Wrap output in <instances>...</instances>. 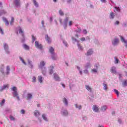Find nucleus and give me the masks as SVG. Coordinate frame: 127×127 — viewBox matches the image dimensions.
Wrapping results in <instances>:
<instances>
[{"label": "nucleus", "instance_id": "a878e982", "mask_svg": "<svg viewBox=\"0 0 127 127\" xmlns=\"http://www.w3.org/2000/svg\"><path fill=\"white\" fill-rule=\"evenodd\" d=\"M104 89L105 91L108 90V85L106 84L103 83Z\"/></svg>", "mask_w": 127, "mask_h": 127}, {"label": "nucleus", "instance_id": "6e6552de", "mask_svg": "<svg viewBox=\"0 0 127 127\" xmlns=\"http://www.w3.org/2000/svg\"><path fill=\"white\" fill-rule=\"evenodd\" d=\"M121 41L123 42H124V43H125V47L127 48V40L126 41V40H125V38H124V37H123L122 36H121Z\"/></svg>", "mask_w": 127, "mask_h": 127}, {"label": "nucleus", "instance_id": "6ab92c4d", "mask_svg": "<svg viewBox=\"0 0 127 127\" xmlns=\"http://www.w3.org/2000/svg\"><path fill=\"white\" fill-rule=\"evenodd\" d=\"M92 54H93V51H92V50H89L87 53L86 55L89 56L90 55H92Z\"/></svg>", "mask_w": 127, "mask_h": 127}, {"label": "nucleus", "instance_id": "4468645a", "mask_svg": "<svg viewBox=\"0 0 127 127\" xmlns=\"http://www.w3.org/2000/svg\"><path fill=\"white\" fill-rule=\"evenodd\" d=\"M32 94L31 93H28L27 95V100H30V99H32Z\"/></svg>", "mask_w": 127, "mask_h": 127}, {"label": "nucleus", "instance_id": "2f4dec72", "mask_svg": "<svg viewBox=\"0 0 127 127\" xmlns=\"http://www.w3.org/2000/svg\"><path fill=\"white\" fill-rule=\"evenodd\" d=\"M59 13L60 14V15H64V13L63 12V11L61 9H60L59 11Z\"/></svg>", "mask_w": 127, "mask_h": 127}, {"label": "nucleus", "instance_id": "39448f33", "mask_svg": "<svg viewBox=\"0 0 127 127\" xmlns=\"http://www.w3.org/2000/svg\"><path fill=\"white\" fill-rule=\"evenodd\" d=\"M53 76L54 77V79H55L56 81H60V77L58 76V74L56 73L53 74Z\"/></svg>", "mask_w": 127, "mask_h": 127}, {"label": "nucleus", "instance_id": "0eeeda50", "mask_svg": "<svg viewBox=\"0 0 127 127\" xmlns=\"http://www.w3.org/2000/svg\"><path fill=\"white\" fill-rule=\"evenodd\" d=\"M92 110L94 111V112H96V113H98V112H99V108L97 107V105H93Z\"/></svg>", "mask_w": 127, "mask_h": 127}, {"label": "nucleus", "instance_id": "72a5a7b5", "mask_svg": "<svg viewBox=\"0 0 127 127\" xmlns=\"http://www.w3.org/2000/svg\"><path fill=\"white\" fill-rule=\"evenodd\" d=\"M77 46H78V49L79 50H82V49H83V47H82V46H81V45H80V44H77Z\"/></svg>", "mask_w": 127, "mask_h": 127}, {"label": "nucleus", "instance_id": "dca6fc26", "mask_svg": "<svg viewBox=\"0 0 127 127\" xmlns=\"http://www.w3.org/2000/svg\"><path fill=\"white\" fill-rule=\"evenodd\" d=\"M46 39L48 41V43H51V40H50V38L48 37V35H46Z\"/></svg>", "mask_w": 127, "mask_h": 127}, {"label": "nucleus", "instance_id": "052dcab7", "mask_svg": "<svg viewBox=\"0 0 127 127\" xmlns=\"http://www.w3.org/2000/svg\"><path fill=\"white\" fill-rule=\"evenodd\" d=\"M118 122L120 124H122V120L121 119H119Z\"/></svg>", "mask_w": 127, "mask_h": 127}, {"label": "nucleus", "instance_id": "393cba45", "mask_svg": "<svg viewBox=\"0 0 127 127\" xmlns=\"http://www.w3.org/2000/svg\"><path fill=\"white\" fill-rule=\"evenodd\" d=\"M38 81H39V83H42V76H38Z\"/></svg>", "mask_w": 127, "mask_h": 127}, {"label": "nucleus", "instance_id": "f257e3e1", "mask_svg": "<svg viewBox=\"0 0 127 127\" xmlns=\"http://www.w3.org/2000/svg\"><path fill=\"white\" fill-rule=\"evenodd\" d=\"M35 46L37 48H38L39 49H42V45L41 44H39L38 41H36L35 42Z\"/></svg>", "mask_w": 127, "mask_h": 127}, {"label": "nucleus", "instance_id": "a18cd8bd", "mask_svg": "<svg viewBox=\"0 0 127 127\" xmlns=\"http://www.w3.org/2000/svg\"><path fill=\"white\" fill-rule=\"evenodd\" d=\"M10 120L11 121H14L15 119L12 116H10Z\"/></svg>", "mask_w": 127, "mask_h": 127}, {"label": "nucleus", "instance_id": "13d9d810", "mask_svg": "<svg viewBox=\"0 0 127 127\" xmlns=\"http://www.w3.org/2000/svg\"><path fill=\"white\" fill-rule=\"evenodd\" d=\"M101 1H102V2H107V0H101Z\"/></svg>", "mask_w": 127, "mask_h": 127}, {"label": "nucleus", "instance_id": "f3484780", "mask_svg": "<svg viewBox=\"0 0 127 127\" xmlns=\"http://www.w3.org/2000/svg\"><path fill=\"white\" fill-rule=\"evenodd\" d=\"M63 101L65 106H68V101H67V99H66V98H64Z\"/></svg>", "mask_w": 127, "mask_h": 127}, {"label": "nucleus", "instance_id": "ea45409f", "mask_svg": "<svg viewBox=\"0 0 127 127\" xmlns=\"http://www.w3.org/2000/svg\"><path fill=\"white\" fill-rule=\"evenodd\" d=\"M19 33H23V31H22V29H21V27H19Z\"/></svg>", "mask_w": 127, "mask_h": 127}, {"label": "nucleus", "instance_id": "ddd939ff", "mask_svg": "<svg viewBox=\"0 0 127 127\" xmlns=\"http://www.w3.org/2000/svg\"><path fill=\"white\" fill-rule=\"evenodd\" d=\"M45 65V63L43 61H42L40 63V65H39V68H42Z\"/></svg>", "mask_w": 127, "mask_h": 127}, {"label": "nucleus", "instance_id": "774afa93", "mask_svg": "<svg viewBox=\"0 0 127 127\" xmlns=\"http://www.w3.org/2000/svg\"><path fill=\"white\" fill-rule=\"evenodd\" d=\"M77 68L78 69V70H79L80 71V67L77 66Z\"/></svg>", "mask_w": 127, "mask_h": 127}, {"label": "nucleus", "instance_id": "58836bf2", "mask_svg": "<svg viewBox=\"0 0 127 127\" xmlns=\"http://www.w3.org/2000/svg\"><path fill=\"white\" fill-rule=\"evenodd\" d=\"M91 72H92V73H97L98 70L96 69L93 68L91 70Z\"/></svg>", "mask_w": 127, "mask_h": 127}, {"label": "nucleus", "instance_id": "de8ad7c7", "mask_svg": "<svg viewBox=\"0 0 127 127\" xmlns=\"http://www.w3.org/2000/svg\"><path fill=\"white\" fill-rule=\"evenodd\" d=\"M115 8H116V10H117V11L120 12L121 10V9H120V7H115Z\"/></svg>", "mask_w": 127, "mask_h": 127}, {"label": "nucleus", "instance_id": "b1692460", "mask_svg": "<svg viewBox=\"0 0 127 127\" xmlns=\"http://www.w3.org/2000/svg\"><path fill=\"white\" fill-rule=\"evenodd\" d=\"M14 22V18H13V17H11V21L10 22V24L11 25H12V23H13Z\"/></svg>", "mask_w": 127, "mask_h": 127}, {"label": "nucleus", "instance_id": "69168bd1", "mask_svg": "<svg viewBox=\"0 0 127 127\" xmlns=\"http://www.w3.org/2000/svg\"><path fill=\"white\" fill-rule=\"evenodd\" d=\"M71 0H68L67 1V2H68V3H70L71 2Z\"/></svg>", "mask_w": 127, "mask_h": 127}, {"label": "nucleus", "instance_id": "473e14b6", "mask_svg": "<svg viewBox=\"0 0 127 127\" xmlns=\"http://www.w3.org/2000/svg\"><path fill=\"white\" fill-rule=\"evenodd\" d=\"M69 20V18L66 17L65 19L64 20V23H68V21Z\"/></svg>", "mask_w": 127, "mask_h": 127}, {"label": "nucleus", "instance_id": "f03ea898", "mask_svg": "<svg viewBox=\"0 0 127 127\" xmlns=\"http://www.w3.org/2000/svg\"><path fill=\"white\" fill-rule=\"evenodd\" d=\"M14 3L15 4V6L16 7H19V6H20V1L19 0H15Z\"/></svg>", "mask_w": 127, "mask_h": 127}, {"label": "nucleus", "instance_id": "603ef678", "mask_svg": "<svg viewBox=\"0 0 127 127\" xmlns=\"http://www.w3.org/2000/svg\"><path fill=\"white\" fill-rule=\"evenodd\" d=\"M83 32L84 33V34H87V30L84 29L83 30Z\"/></svg>", "mask_w": 127, "mask_h": 127}, {"label": "nucleus", "instance_id": "f8f14e48", "mask_svg": "<svg viewBox=\"0 0 127 127\" xmlns=\"http://www.w3.org/2000/svg\"><path fill=\"white\" fill-rule=\"evenodd\" d=\"M110 18L111 19H114V18H115V13H114V12H111L110 13V16H109Z\"/></svg>", "mask_w": 127, "mask_h": 127}, {"label": "nucleus", "instance_id": "680f3d73", "mask_svg": "<svg viewBox=\"0 0 127 127\" xmlns=\"http://www.w3.org/2000/svg\"><path fill=\"white\" fill-rule=\"evenodd\" d=\"M81 29L78 28V31H77V32L80 33V32H81Z\"/></svg>", "mask_w": 127, "mask_h": 127}, {"label": "nucleus", "instance_id": "aec40b11", "mask_svg": "<svg viewBox=\"0 0 127 127\" xmlns=\"http://www.w3.org/2000/svg\"><path fill=\"white\" fill-rule=\"evenodd\" d=\"M86 89L89 92H92V88L89 85H85Z\"/></svg>", "mask_w": 127, "mask_h": 127}, {"label": "nucleus", "instance_id": "3c124183", "mask_svg": "<svg viewBox=\"0 0 127 127\" xmlns=\"http://www.w3.org/2000/svg\"><path fill=\"white\" fill-rule=\"evenodd\" d=\"M33 82H35L36 81V77L35 76L33 77Z\"/></svg>", "mask_w": 127, "mask_h": 127}, {"label": "nucleus", "instance_id": "4c0bfd02", "mask_svg": "<svg viewBox=\"0 0 127 127\" xmlns=\"http://www.w3.org/2000/svg\"><path fill=\"white\" fill-rule=\"evenodd\" d=\"M32 39L33 42H34V41L36 40V38L34 35H32Z\"/></svg>", "mask_w": 127, "mask_h": 127}, {"label": "nucleus", "instance_id": "8fccbe9b", "mask_svg": "<svg viewBox=\"0 0 127 127\" xmlns=\"http://www.w3.org/2000/svg\"><path fill=\"white\" fill-rule=\"evenodd\" d=\"M72 22H73L72 21H69V22H68V25H69V26H71V25H72Z\"/></svg>", "mask_w": 127, "mask_h": 127}, {"label": "nucleus", "instance_id": "e433bc0d", "mask_svg": "<svg viewBox=\"0 0 127 127\" xmlns=\"http://www.w3.org/2000/svg\"><path fill=\"white\" fill-rule=\"evenodd\" d=\"M19 59L21 60V61H22V63H23V64H24L25 65H26V63L24 62V60H23V59H22V58L20 57Z\"/></svg>", "mask_w": 127, "mask_h": 127}, {"label": "nucleus", "instance_id": "09e8293b", "mask_svg": "<svg viewBox=\"0 0 127 127\" xmlns=\"http://www.w3.org/2000/svg\"><path fill=\"white\" fill-rule=\"evenodd\" d=\"M0 33H1L2 34H3V30H2V29L1 28V27H0Z\"/></svg>", "mask_w": 127, "mask_h": 127}, {"label": "nucleus", "instance_id": "864d4df0", "mask_svg": "<svg viewBox=\"0 0 127 127\" xmlns=\"http://www.w3.org/2000/svg\"><path fill=\"white\" fill-rule=\"evenodd\" d=\"M21 114H25V111H24V110H21Z\"/></svg>", "mask_w": 127, "mask_h": 127}, {"label": "nucleus", "instance_id": "7ed1b4c3", "mask_svg": "<svg viewBox=\"0 0 127 127\" xmlns=\"http://www.w3.org/2000/svg\"><path fill=\"white\" fill-rule=\"evenodd\" d=\"M12 95H13V97H14V98H17V99L18 100V101H19V100H20L19 96H18V93H17V91L13 92Z\"/></svg>", "mask_w": 127, "mask_h": 127}, {"label": "nucleus", "instance_id": "9b49d317", "mask_svg": "<svg viewBox=\"0 0 127 127\" xmlns=\"http://www.w3.org/2000/svg\"><path fill=\"white\" fill-rule=\"evenodd\" d=\"M113 45H116V44H118L119 43V39H115L112 42Z\"/></svg>", "mask_w": 127, "mask_h": 127}, {"label": "nucleus", "instance_id": "bf43d9fd", "mask_svg": "<svg viewBox=\"0 0 127 127\" xmlns=\"http://www.w3.org/2000/svg\"><path fill=\"white\" fill-rule=\"evenodd\" d=\"M120 24V22H119V21H116V22H115V24Z\"/></svg>", "mask_w": 127, "mask_h": 127}, {"label": "nucleus", "instance_id": "0e129e2a", "mask_svg": "<svg viewBox=\"0 0 127 127\" xmlns=\"http://www.w3.org/2000/svg\"><path fill=\"white\" fill-rule=\"evenodd\" d=\"M53 60H56V58H54V57H52Z\"/></svg>", "mask_w": 127, "mask_h": 127}, {"label": "nucleus", "instance_id": "37998d69", "mask_svg": "<svg viewBox=\"0 0 127 127\" xmlns=\"http://www.w3.org/2000/svg\"><path fill=\"white\" fill-rule=\"evenodd\" d=\"M42 118L43 120H44L45 121H47V118H46V117L45 116V115L43 114L42 115Z\"/></svg>", "mask_w": 127, "mask_h": 127}, {"label": "nucleus", "instance_id": "79ce46f5", "mask_svg": "<svg viewBox=\"0 0 127 127\" xmlns=\"http://www.w3.org/2000/svg\"><path fill=\"white\" fill-rule=\"evenodd\" d=\"M34 115L35 116H39V115H40V114H39V112H38V111H36L35 112H34Z\"/></svg>", "mask_w": 127, "mask_h": 127}, {"label": "nucleus", "instance_id": "6e6d98bb", "mask_svg": "<svg viewBox=\"0 0 127 127\" xmlns=\"http://www.w3.org/2000/svg\"><path fill=\"white\" fill-rule=\"evenodd\" d=\"M85 38H81L80 39L81 41H85Z\"/></svg>", "mask_w": 127, "mask_h": 127}, {"label": "nucleus", "instance_id": "c85d7f7f", "mask_svg": "<svg viewBox=\"0 0 127 127\" xmlns=\"http://www.w3.org/2000/svg\"><path fill=\"white\" fill-rule=\"evenodd\" d=\"M29 67L31 68H32L33 67V65H32V64H31V61H29Z\"/></svg>", "mask_w": 127, "mask_h": 127}, {"label": "nucleus", "instance_id": "423d86ee", "mask_svg": "<svg viewBox=\"0 0 127 127\" xmlns=\"http://www.w3.org/2000/svg\"><path fill=\"white\" fill-rule=\"evenodd\" d=\"M3 47H4V50H5V51H6L7 53L8 54H9V52L8 51V45L7 44L4 43Z\"/></svg>", "mask_w": 127, "mask_h": 127}, {"label": "nucleus", "instance_id": "a19ab883", "mask_svg": "<svg viewBox=\"0 0 127 127\" xmlns=\"http://www.w3.org/2000/svg\"><path fill=\"white\" fill-rule=\"evenodd\" d=\"M5 102V100L4 99H3L1 101V102L0 103V106H3V104Z\"/></svg>", "mask_w": 127, "mask_h": 127}, {"label": "nucleus", "instance_id": "5701e85b", "mask_svg": "<svg viewBox=\"0 0 127 127\" xmlns=\"http://www.w3.org/2000/svg\"><path fill=\"white\" fill-rule=\"evenodd\" d=\"M10 70V68H9V66H7V67H6V74H7V75H8V74H9Z\"/></svg>", "mask_w": 127, "mask_h": 127}, {"label": "nucleus", "instance_id": "cd10ccee", "mask_svg": "<svg viewBox=\"0 0 127 127\" xmlns=\"http://www.w3.org/2000/svg\"><path fill=\"white\" fill-rule=\"evenodd\" d=\"M23 47L26 50H29V47L26 45H24Z\"/></svg>", "mask_w": 127, "mask_h": 127}, {"label": "nucleus", "instance_id": "338daca9", "mask_svg": "<svg viewBox=\"0 0 127 127\" xmlns=\"http://www.w3.org/2000/svg\"><path fill=\"white\" fill-rule=\"evenodd\" d=\"M62 85L63 87H64V88H65V84H64L62 83Z\"/></svg>", "mask_w": 127, "mask_h": 127}, {"label": "nucleus", "instance_id": "5fc2aeb1", "mask_svg": "<svg viewBox=\"0 0 127 127\" xmlns=\"http://www.w3.org/2000/svg\"><path fill=\"white\" fill-rule=\"evenodd\" d=\"M72 40H73V41H77V39H75L74 37H72L71 38Z\"/></svg>", "mask_w": 127, "mask_h": 127}, {"label": "nucleus", "instance_id": "7c9ffc66", "mask_svg": "<svg viewBox=\"0 0 127 127\" xmlns=\"http://www.w3.org/2000/svg\"><path fill=\"white\" fill-rule=\"evenodd\" d=\"M114 92L117 95L118 97H119V95H120V92H119V91L117 89H114Z\"/></svg>", "mask_w": 127, "mask_h": 127}, {"label": "nucleus", "instance_id": "e2e57ef3", "mask_svg": "<svg viewBox=\"0 0 127 127\" xmlns=\"http://www.w3.org/2000/svg\"><path fill=\"white\" fill-rule=\"evenodd\" d=\"M63 43H64L65 46H67V43L65 42H63Z\"/></svg>", "mask_w": 127, "mask_h": 127}, {"label": "nucleus", "instance_id": "9d476101", "mask_svg": "<svg viewBox=\"0 0 127 127\" xmlns=\"http://www.w3.org/2000/svg\"><path fill=\"white\" fill-rule=\"evenodd\" d=\"M2 19H3V21H4V22H5V25L7 26L9 24V22L5 17H3Z\"/></svg>", "mask_w": 127, "mask_h": 127}, {"label": "nucleus", "instance_id": "49530a36", "mask_svg": "<svg viewBox=\"0 0 127 127\" xmlns=\"http://www.w3.org/2000/svg\"><path fill=\"white\" fill-rule=\"evenodd\" d=\"M123 86H127V80H125L123 82Z\"/></svg>", "mask_w": 127, "mask_h": 127}, {"label": "nucleus", "instance_id": "a211bd4d", "mask_svg": "<svg viewBox=\"0 0 127 127\" xmlns=\"http://www.w3.org/2000/svg\"><path fill=\"white\" fill-rule=\"evenodd\" d=\"M49 52H50L52 54H54V49L53 47H51L49 50Z\"/></svg>", "mask_w": 127, "mask_h": 127}, {"label": "nucleus", "instance_id": "bb28decb", "mask_svg": "<svg viewBox=\"0 0 127 127\" xmlns=\"http://www.w3.org/2000/svg\"><path fill=\"white\" fill-rule=\"evenodd\" d=\"M101 110L103 112H105V111L107 110V107L106 106H104L101 108Z\"/></svg>", "mask_w": 127, "mask_h": 127}, {"label": "nucleus", "instance_id": "20e7f679", "mask_svg": "<svg viewBox=\"0 0 127 127\" xmlns=\"http://www.w3.org/2000/svg\"><path fill=\"white\" fill-rule=\"evenodd\" d=\"M116 67L115 66H112L111 67L110 71L111 73H113V74H117V70Z\"/></svg>", "mask_w": 127, "mask_h": 127}, {"label": "nucleus", "instance_id": "1a4fd4ad", "mask_svg": "<svg viewBox=\"0 0 127 127\" xmlns=\"http://www.w3.org/2000/svg\"><path fill=\"white\" fill-rule=\"evenodd\" d=\"M6 88H8V84L4 85L3 86V87H1V88L0 89V92H2V91H3V90L6 89Z\"/></svg>", "mask_w": 127, "mask_h": 127}, {"label": "nucleus", "instance_id": "412c9836", "mask_svg": "<svg viewBox=\"0 0 127 127\" xmlns=\"http://www.w3.org/2000/svg\"><path fill=\"white\" fill-rule=\"evenodd\" d=\"M74 106H75V108L76 109H78V110H81V109H82V106L81 105H79V106H78V104H75L74 105Z\"/></svg>", "mask_w": 127, "mask_h": 127}, {"label": "nucleus", "instance_id": "c756f323", "mask_svg": "<svg viewBox=\"0 0 127 127\" xmlns=\"http://www.w3.org/2000/svg\"><path fill=\"white\" fill-rule=\"evenodd\" d=\"M115 62H114V63L115 64H118V63H119V60L118 59V58H117V57H115Z\"/></svg>", "mask_w": 127, "mask_h": 127}, {"label": "nucleus", "instance_id": "c9c22d12", "mask_svg": "<svg viewBox=\"0 0 127 127\" xmlns=\"http://www.w3.org/2000/svg\"><path fill=\"white\" fill-rule=\"evenodd\" d=\"M64 116H67L68 115V112L66 110H64L63 112Z\"/></svg>", "mask_w": 127, "mask_h": 127}, {"label": "nucleus", "instance_id": "4be33fe9", "mask_svg": "<svg viewBox=\"0 0 127 127\" xmlns=\"http://www.w3.org/2000/svg\"><path fill=\"white\" fill-rule=\"evenodd\" d=\"M51 68H52V69H50V71H49L50 75H52V74L53 73V69H54V66H52Z\"/></svg>", "mask_w": 127, "mask_h": 127}, {"label": "nucleus", "instance_id": "2eb2a0df", "mask_svg": "<svg viewBox=\"0 0 127 127\" xmlns=\"http://www.w3.org/2000/svg\"><path fill=\"white\" fill-rule=\"evenodd\" d=\"M32 1L33 2L35 6H36V7H38V6H39L38 2L37 1H36V0H32Z\"/></svg>", "mask_w": 127, "mask_h": 127}, {"label": "nucleus", "instance_id": "4d7b16f0", "mask_svg": "<svg viewBox=\"0 0 127 127\" xmlns=\"http://www.w3.org/2000/svg\"><path fill=\"white\" fill-rule=\"evenodd\" d=\"M41 24L42 25V26H44V20H42L41 21Z\"/></svg>", "mask_w": 127, "mask_h": 127}, {"label": "nucleus", "instance_id": "f704fd0d", "mask_svg": "<svg viewBox=\"0 0 127 127\" xmlns=\"http://www.w3.org/2000/svg\"><path fill=\"white\" fill-rule=\"evenodd\" d=\"M12 90L14 92H17V89L15 87H13Z\"/></svg>", "mask_w": 127, "mask_h": 127}, {"label": "nucleus", "instance_id": "c03bdc74", "mask_svg": "<svg viewBox=\"0 0 127 127\" xmlns=\"http://www.w3.org/2000/svg\"><path fill=\"white\" fill-rule=\"evenodd\" d=\"M67 24H68V23H64V29H66V28H67Z\"/></svg>", "mask_w": 127, "mask_h": 127}]
</instances>
